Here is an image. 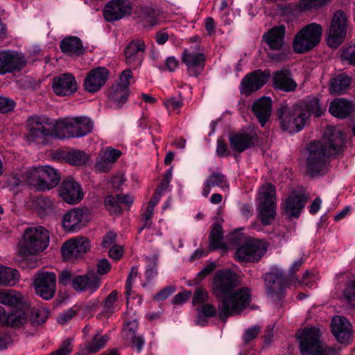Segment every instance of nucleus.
Masks as SVG:
<instances>
[{
  "label": "nucleus",
  "instance_id": "obj_14",
  "mask_svg": "<svg viewBox=\"0 0 355 355\" xmlns=\"http://www.w3.org/2000/svg\"><path fill=\"white\" fill-rule=\"evenodd\" d=\"M90 249L89 240L86 237H77L69 239L62 246L63 258L72 261L81 258Z\"/></svg>",
  "mask_w": 355,
  "mask_h": 355
},
{
  "label": "nucleus",
  "instance_id": "obj_60",
  "mask_svg": "<svg viewBox=\"0 0 355 355\" xmlns=\"http://www.w3.org/2000/svg\"><path fill=\"white\" fill-rule=\"evenodd\" d=\"M15 105V103L10 98L0 96V112L7 113L12 111Z\"/></svg>",
  "mask_w": 355,
  "mask_h": 355
},
{
  "label": "nucleus",
  "instance_id": "obj_34",
  "mask_svg": "<svg viewBox=\"0 0 355 355\" xmlns=\"http://www.w3.org/2000/svg\"><path fill=\"white\" fill-rule=\"evenodd\" d=\"M110 102L116 107H121L128 100L129 88L121 86L118 82H115L108 91Z\"/></svg>",
  "mask_w": 355,
  "mask_h": 355
},
{
  "label": "nucleus",
  "instance_id": "obj_13",
  "mask_svg": "<svg viewBox=\"0 0 355 355\" xmlns=\"http://www.w3.org/2000/svg\"><path fill=\"white\" fill-rule=\"evenodd\" d=\"M58 196L66 203L76 205L84 197L80 184L73 178L64 179L58 187Z\"/></svg>",
  "mask_w": 355,
  "mask_h": 355
},
{
  "label": "nucleus",
  "instance_id": "obj_7",
  "mask_svg": "<svg viewBox=\"0 0 355 355\" xmlns=\"http://www.w3.org/2000/svg\"><path fill=\"white\" fill-rule=\"evenodd\" d=\"M58 282L62 286H67L71 282L72 287L76 291H88L92 293L100 287L101 279L94 271H89L83 275H78L73 278V274L70 270H64L59 274Z\"/></svg>",
  "mask_w": 355,
  "mask_h": 355
},
{
  "label": "nucleus",
  "instance_id": "obj_8",
  "mask_svg": "<svg viewBox=\"0 0 355 355\" xmlns=\"http://www.w3.org/2000/svg\"><path fill=\"white\" fill-rule=\"evenodd\" d=\"M320 331L315 327L305 328L299 335L300 352L302 355H320L323 352L333 353L334 350L324 347L320 340Z\"/></svg>",
  "mask_w": 355,
  "mask_h": 355
},
{
  "label": "nucleus",
  "instance_id": "obj_41",
  "mask_svg": "<svg viewBox=\"0 0 355 355\" xmlns=\"http://www.w3.org/2000/svg\"><path fill=\"white\" fill-rule=\"evenodd\" d=\"M23 296L14 290L0 291V303L9 306H17L23 302Z\"/></svg>",
  "mask_w": 355,
  "mask_h": 355
},
{
  "label": "nucleus",
  "instance_id": "obj_56",
  "mask_svg": "<svg viewBox=\"0 0 355 355\" xmlns=\"http://www.w3.org/2000/svg\"><path fill=\"white\" fill-rule=\"evenodd\" d=\"M208 292L202 287L196 288L193 296V304H202L206 302L208 299Z\"/></svg>",
  "mask_w": 355,
  "mask_h": 355
},
{
  "label": "nucleus",
  "instance_id": "obj_1",
  "mask_svg": "<svg viewBox=\"0 0 355 355\" xmlns=\"http://www.w3.org/2000/svg\"><path fill=\"white\" fill-rule=\"evenodd\" d=\"M239 285L237 275L230 270L218 271L213 279V295L220 302L218 316L225 320L239 315L251 302V291L248 288L236 289Z\"/></svg>",
  "mask_w": 355,
  "mask_h": 355
},
{
  "label": "nucleus",
  "instance_id": "obj_54",
  "mask_svg": "<svg viewBox=\"0 0 355 355\" xmlns=\"http://www.w3.org/2000/svg\"><path fill=\"white\" fill-rule=\"evenodd\" d=\"M164 105L170 113H179L180 109L183 105V102L180 99H177L175 97H171L166 100L164 103Z\"/></svg>",
  "mask_w": 355,
  "mask_h": 355
},
{
  "label": "nucleus",
  "instance_id": "obj_30",
  "mask_svg": "<svg viewBox=\"0 0 355 355\" xmlns=\"http://www.w3.org/2000/svg\"><path fill=\"white\" fill-rule=\"evenodd\" d=\"M42 181L40 184V191H49L56 187L60 181V174L58 170L50 166H42Z\"/></svg>",
  "mask_w": 355,
  "mask_h": 355
},
{
  "label": "nucleus",
  "instance_id": "obj_45",
  "mask_svg": "<svg viewBox=\"0 0 355 355\" xmlns=\"http://www.w3.org/2000/svg\"><path fill=\"white\" fill-rule=\"evenodd\" d=\"M140 17L144 19L146 26H154L157 24L159 13L151 7H142L139 12Z\"/></svg>",
  "mask_w": 355,
  "mask_h": 355
},
{
  "label": "nucleus",
  "instance_id": "obj_6",
  "mask_svg": "<svg viewBox=\"0 0 355 355\" xmlns=\"http://www.w3.org/2000/svg\"><path fill=\"white\" fill-rule=\"evenodd\" d=\"M283 130L290 132H297L304 127L308 115L302 106L298 105L289 107L282 104L277 111Z\"/></svg>",
  "mask_w": 355,
  "mask_h": 355
},
{
  "label": "nucleus",
  "instance_id": "obj_20",
  "mask_svg": "<svg viewBox=\"0 0 355 355\" xmlns=\"http://www.w3.org/2000/svg\"><path fill=\"white\" fill-rule=\"evenodd\" d=\"M77 82L70 73H62L53 78L52 89L60 96H70L77 90Z\"/></svg>",
  "mask_w": 355,
  "mask_h": 355
},
{
  "label": "nucleus",
  "instance_id": "obj_58",
  "mask_svg": "<svg viewBox=\"0 0 355 355\" xmlns=\"http://www.w3.org/2000/svg\"><path fill=\"white\" fill-rule=\"evenodd\" d=\"M101 155L113 164L121 155V152L114 148H107Z\"/></svg>",
  "mask_w": 355,
  "mask_h": 355
},
{
  "label": "nucleus",
  "instance_id": "obj_4",
  "mask_svg": "<svg viewBox=\"0 0 355 355\" xmlns=\"http://www.w3.org/2000/svg\"><path fill=\"white\" fill-rule=\"evenodd\" d=\"M53 127L58 137H81L92 132L93 123L87 117H67L57 121Z\"/></svg>",
  "mask_w": 355,
  "mask_h": 355
},
{
  "label": "nucleus",
  "instance_id": "obj_18",
  "mask_svg": "<svg viewBox=\"0 0 355 355\" xmlns=\"http://www.w3.org/2000/svg\"><path fill=\"white\" fill-rule=\"evenodd\" d=\"M109 71L105 67H96L90 70L84 79L83 87L89 93H96L105 84Z\"/></svg>",
  "mask_w": 355,
  "mask_h": 355
},
{
  "label": "nucleus",
  "instance_id": "obj_53",
  "mask_svg": "<svg viewBox=\"0 0 355 355\" xmlns=\"http://www.w3.org/2000/svg\"><path fill=\"white\" fill-rule=\"evenodd\" d=\"M343 60L347 61L352 65H355V43L350 45L341 51L340 55Z\"/></svg>",
  "mask_w": 355,
  "mask_h": 355
},
{
  "label": "nucleus",
  "instance_id": "obj_49",
  "mask_svg": "<svg viewBox=\"0 0 355 355\" xmlns=\"http://www.w3.org/2000/svg\"><path fill=\"white\" fill-rule=\"evenodd\" d=\"M42 166L32 168L27 173V182L31 185H35L40 190V184L42 181Z\"/></svg>",
  "mask_w": 355,
  "mask_h": 355
},
{
  "label": "nucleus",
  "instance_id": "obj_43",
  "mask_svg": "<svg viewBox=\"0 0 355 355\" xmlns=\"http://www.w3.org/2000/svg\"><path fill=\"white\" fill-rule=\"evenodd\" d=\"M63 159L71 165L81 166L87 163L88 155L83 151L72 150L65 153Z\"/></svg>",
  "mask_w": 355,
  "mask_h": 355
},
{
  "label": "nucleus",
  "instance_id": "obj_36",
  "mask_svg": "<svg viewBox=\"0 0 355 355\" xmlns=\"http://www.w3.org/2000/svg\"><path fill=\"white\" fill-rule=\"evenodd\" d=\"M28 315L26 309H19L3 315L1 322L6 326L18 327L27 322Z\"/></svg>",
  "mask_w": 355,
  "mask_h": 355
},
{
  "label": "nucleus",
  "instance_id": "obj_35",
  "mask_svg": "<svg viewBox=\"0 0 355 355\" xmlns=\"http://www.w3.org/2000/svg\"><path fill=\"white\" fill-rule=\"evenodd\" d=\"M60 48L63 53L71 56L80 55L85 52L81 40L75 36H70L62 40Z\"/></svg>",
  "mask_w": 355,
  "mask_h": 355
},
{
  "label": "nucleus",
  "instance_id": "obj_46",
  "mask_svg": "<svg viewBox=\"0 0 355 355\" xmlns=\"http://www.w3.org/2000/svg\"><path fill=\"white\" fill-rule=\"evenodd\" d=\"M303 109L306 112L308 116L312 114L318 117L322 114V110L319 105V100L317 98L313 97L307 98L302 105Z\"/></svg>",
  "mask_w": 355,
  "mask_h": 355
},
{
  "label": "nucleus",
  "instance_id": "obj_33",
  "mask_svg": "<svg viewBox=\"0 0 355 355\" xmlns=\"http://www.w3.org/2000/svg\"><path fill=\"white\" fill-rule=\"evenodd\" d=\"M256 139L255 135L237 133L230 137V144L234 150L241 153L253 146Z\"/></svg>",
  "mask_w": 355,
  "mask_h": 355
},
{
  "label": "nucleus",
  "instance_id": "obj_31",
  "mask_svg": "<svg viewBox=\"0 0 355 355\" xmlns=\"http://www.w3.org/2000/svg\"><path fill=\"white\" fill-rule=\"evenodd\" d=\"M218 187L223 191L229 189V184L226 176L220 172H214L207 177L203 184L202 195L207 197L211 192V188Z\"/></svg>",
  "mask_w": 355,
  "mask_h": 355
},
{
  "label": "nucleus",
  "instance_id": "obj_26",
  "mask_svg": "<svg viewBox=\"0 0 355 355\" xmlns=\"http://www.w3.org/2000/svg\"><path fill=\"white\" fill-rule=\"evenodd\" d=\"M83 218L84 211L82 209H71L63 216V227L67 232H78L85 225Z\"/></svg>",
  "mask_w": 355,
  "mask_h": 355
},
{
  "label": "nucleus",
  "instance_id": "obj_62",
  "mask_svg": "<svg viewBox=\"0 0 355 355\" xmlns=\"http://www.w3.org/2000/svg\"><path fill=\"white\" fill-rule=\"evenodd\" d=\"M97 268V276L101 279L98 275H105L107 274L111 269V264L106 259H102L98 261L96 263Z\"/></svg>",
  "mask_w": 355,
  "mask_h": 355
},
{
  "label": "nucleus",
  "instance_id": "obj_51",
  "mask_svg": "<svg viewBox=\"0 0 355 355\" xmlns=\"http://www.w3.org/2000/svg\"><path fill=\"white\" fill-rule=\"evenodd\" d=\"M105 205L107 210L114 214H119L121 213V209L119 204V202L117 199V196L116 197L113 196H108L105 198L104 200Z\"/></svg>",
  "mask_w": 355,
  "mask_h": 355
},
{
  "label": "nucleus",
  "instance_id": "obj_42",
  "mask_svg": "<svg viewBox=\"0 0 355 355\" xmlns=\"http://www.w3.org/2000/svg\"><path fill=\"white\" fill-rule=\"evenodd\" d=\"M275 187L271 183L263 184L259 190V203H276Z\"/></svg>",
  "mask_w": 355,
  "mask_h": 355
},
{
  "label": "nucleus",
  "instance_id": "obj_27",
  "mask_svg": "<svg viewBox=\"0 0 355 355\" xmlns=\"http://www.w3.org/2000/svg\"><path fill=\"white\" fill-rule=\"evenodd\" d=\"M272 102L270 97L262 96L255 101L252 106L254 115L261 126H264L269 120L272 112Z\"/></svg>",
  "mask_w": 355,
  "mask_h": 355
},
{
  "label": "nucleus",
  "instance_id": "obj_9",
  "mask_svg": "<svg viewBox=\"0 0 355 355\" xmlns=\"http://www.w3.org/2000/svg\"><path fill=\"white\" fill-rule=\"evenodd\" d=\"M348 27L347 14L337 10L333 15L328 30L327 44L331 48H337L346 37Z\"/></svg>",
  "mask_w": 355,
  "mask_h": 355
},
{
  "label": "nucleus",
  "instance_id": "obj_3",
  "mask_svg": "<svg viewBox=\"0 0 355 355\" xmlns=\"http://www.w3.org/2000/svg\"><path fill=\"white\" fill-rule=\"evenodd\" d=\"M49 243V233L42 226L27 228L19 244L21 256L35 254L44 251Z\"/></svg>",
  "mask_w": 355,
  "mask_h": 355
},
{
  "label": "nucleus",
  "instance_id": "obj_44",
  "mask_svg": "<svg viewBox=\"0 0 355 355\" xmlns=\"http://www.w3.org/2000/svg\"><path fill=\"white\" fill-rule=\"evenodd\" d=\"M110 338L107 335L96 334L85 346L89 353H96L105 347Z\"/></svg>",
  "mask_w": 355,
  "mask_h": 355
},
{
  "label": "nucleus",
  "instance_id": "obj_5",
  "mask_svg": "<svg viewBox=\"0 0 355 355\" xmlns=\"http://www.w3.org/2000/svg\"><path fill=\"white\" fill-rule=\"evenodd\" d=\"M322 32V26L315 22L310 23L302 27L293 39L294 52L304 53L314 49L320 42Z\"/></svg>",
  "mask_w": 355,
  "mask_h": 355
},
{
  "label": "nucleus",
  "instance_id": "obj_38",
  "mask_svg": "<svg viewBox=\"0 0 355 355\" xmlns=\"http://www.w3.org/2000/svg\"><path fill=\"white\" fill-rule=\"evenodd\" d=\"M209 239L210 250L227 249V245L223 241V229L219 224L213 225L209 233Z\"/></svg>",
  "mask_w": 355,
  "mask_h": 355
},
{
  "label": "nucleus",
  "instance_id": "obj_22",
  "mask_svg": "<svg viewBox=\"0 0 355 355\" xmlns=\"http://www.w3.org/2000/svg\"><path fill=\"white\" fill-rule=\"evenodd\" d=\"M268 77V75L261 70L247 74L241 82V93L249 96L259 90L266 83Z\"/></svg>",
  "mask_w": 355,
  "mask_h": 355
},
{
  "label": "nucleus",
  "instance_id": "obj_61",
  "mask_svg": "<svg viewBox=\"0 0 355 355\" xmlns=\"http://www.w3.org/2000/svg\"><path fill=\"white\" fill-rule=\"evenodd\" d=\"M175 291V287L173 286H168L163 289H162L159 292H158L153 297L155 300L157 301H163L168 298L170 295H171Z\"/></svg>",
  "mask_w": 355,
  "mask_h": 355
},
{
  "label": "nucleus",
  "instance_id": "obj_24",
  "mask_svg": "<svg viewBox=\"0 0 355 355\" xmlns=\"http://www.w3.org/2000/svg\"><path fill=\"white\" fill-rule=\"evenodd\" d=\"M333 335L340 343L348 344L352 337V324L348 320L340 315H335L331 320Z\"/></svg>",
  "mask_w": 355,
  "mask_h": 355
},
{
  "label": "nucleus",
  "instance_id": "obj_37",
  "mask_svg": "<svg viewBox=\"0 0 355 355\" xmlns=\"http://www.w3.org/2000/svg\"><path fill=\"white\" fill-rule=\"evenodd\" d=\"M352 78L345 74H339L329 80V92L331 94H342L349 87Z\"/></svg>",
  "mask_w": 355,
  "mask_h": 355
},
{
  "label": "nucleus",
  "instance_id": "obj_63",
  "mask_svg": "<svg viewBox=\"0 0 355 355\" xmlns=\"http://www.w3.org/2000/svg\"><path fill=\"white\" fill-rule=\"evenodd\" d=\"M179 66V61L173 56L168 57L165 62L164 65L159 67L160 70H167L170 72H173Z\"/></svg>",
  "mask_w": 355,
  "mask_h": 355
},
{
  "label": "nucleus",
  "instance_id": "obj_23",
  "mask_svg": "<svg viewBox=\"0 0 355 355\" xmlns=\"http://www.w3.org/2000/svg\"><path fill=\"white\" fill-rule=\"evenodd\" d=\"M205 57L202 53H195L186 49L182 55V61L186 64L188 73L191 76H199L204 69Z\"/></svg>",
  "mask_w": 355,
  "mask_h": 355
},
{
  "label": "nucleus",
  "instance_id": "obj_64",
  "mask_svg": "<svg viewBox=\"0 0 355 355\" xmlns=\"http://www.w3.org/2000/svg\"><path fill=\"white\" fill-rule=\"evenodd\" d=\"M131 79H132V72L130 69H128L121 73L119 80L116 82H118L121 86H125L126 88H129Z\"/></svg>",
  "mask_w": 355,
  "mask_h": 355
},
{
  "label": "nucleus",
  "instance_id": "obj_48",
  "mask_svg": "<svg viewBox=\"0 0 355 355\" xmlns=\"http://www.w3.org/2000/svg\"><path fill=\"white\" fill-rule=\"evenodd\" d=\"M329 1V0H301L299 1L297 7L300 11L306 12L318 9L326 5Z\"/></svg>",
  "mask_w": 355,
  "mask_h": 355
},
{
  "label": "nucleus",
  "instance_id": "obj_10",
  "mask_svg": "<svg viewBox=\"0 0 355 355\" xmlns=\"http://www.w3.org/2000/svg\"><path fill=\"white\" fill-rule=\"evenodd\" d=\"M266 250L263 241L251 239L236 249L235 259L239 262H258Z\"/></svg>",
  "mask_w": 355,
  "mask_h": 355
},
{
  "label": "nucleus",
  "instance_id": "obj_15",
  "mask_svg": "<svg viewBox=\"0 0 355 355\" xmlns=\"http://www.w3.org/2000/svg\"><path fill=\"white\" fill-rule=\"evenodd\" d=\"M132 10L130 0H111L104 7L103 15L107 21L113 22L130 16Z\"/></svg>",
  "mask_w": 355,
  "mask_h": 355
},
{
  "label": "nucleus",
  "instance_id": "obj_32",
  "mask_svg": "<svg viewBox=\"0 0 355 355\" xmlns=\"http://www.w3.org/2000/svg\"><path fill=\"white\" fill-rule=\"evenodd\" d=\"M354 110L353 103L345 98H337L333 100L329 105V113L337 118L345 119Z\"/></svg>",
  "mask_w": 355,
  "mask_h": 355
},
{
  "label": "nucleus",
  "instance_id": "obj_47",
  "mask_svg": "<svg viewBox=\"0 0 355 355\" xmlns=\"http://www.w3.org/2000/svg\"><path fill=\"white\" fill-rule=\"evenodd\" d=\"M118 292L112 291L105 299L103 304V313L112 314L116 309Z\"/></svg>",
  "mask_w": 355,
  "mask_h": 355
},
{
  "label": "nucleus",
  "instance_id": "obj_16",
  "mask_svg": "<svg viewBox=\"0 0 355 355\" xmlns=\"http://www.w3.org/2000/svg\"><path fill=\"white\" fill-rule=\"evenodd\" d=\"M26 64L24 56L17 51H0V74L12 73L22 69Z\"/></svg>",
  "mask_w": 355,
  "mask_h": 355
},
{
  "label": "nucleus",
  "instance_id": "obj_29",
  "mask_svg": "<svg viewBox=\"0 0 355 355\" xmlns=\"http://www.w3.org/2000/svg\"><path fill=\"white\" fill-rule=\"evenodd\" d=\"M274 88L289 92L294 91L297 83L291 77V71L287 69H282L273 73L272 77Z\"/></svg>",
  "mask_w": 355,
  "mask_h": 355
},
{
  "label": "nucleus",
  "instance_id": "obj_52",
  "mask_svg": "<svg viewBox=\"0 0 355 355\" xmlns=\"http://www.w3.org/2000/svg\"><path fill=\"white\" fill-rule=\"evenodd\" d=\"M344 296L349 306L355 309V279H352L344 291Z\"/></svg>",
  "mask_w": 355,
  "mask_h": 355
},
{
  "label": "nucleus",
  "instance_id": "obj_12",
  "mask_svg": "<svg viewBox=\"0 0 355 355\" xmlns=\"http://www.w3.org/2000/svg\"><path fill=\"white\" fill-rule=\"evenodd\" d=\"M27 126L28 133L26 137L30 142H43L46 137L53 134L52 125L46 119L37 116L29 117Z\"/></svg>",
  "mask_w": 355,
  "mask_h": 355
},
{
  "label": "nucleus",
  "instance_id": "obj_59",
  "mask_svg": "<svg viewBox=\"0 0 355 355\" xmlns=\"http://www.w3.org/2000/svg\"><path fill=\"white\" fill-rule=\"evenodd\" d=\"M112 166V164L105 159V157L100 154V157L95 164L94 168L97 172L105 173L109 171Z\"/></svg>",
  "mask_w": 355,
  "mask_h": 355
},
{
  "label": "nucleus",
  "instance_id": "obj_57",
  "mask_svg": "<svg viewBox=\"0 0 355 355\" xmlns=\"http://www.w3.org/2000/svg\"><path fill=\"white\" fill-rule=\"evenodd\" d=\"M35 205L42 211L52 209L53 208V202L47 196H40L35 199Z\"/></svg>",
  "mask_w": 355,
  "mask_h": 355
},
{
  "label": "nucleus",
  "instance_id": "obj_25",
  "mask_svg": "<svg viewBox=\"0 0 355 355\" xmlns=\"http://www.w3.org/2000/svg\"><path fill=\"white\" fill-rule=\"evenodd\" d=\"M137 321L127 322L123 329V337L132 349L140 353L143 349L145 339L143 335L137 334Z\"/></svg>",
  "mask_w": 355,
  "mask_h": 355
},
{
  "label": "nucleus",
  "instance_id": "obj_28",
  "mask_svg": "<svg viewBox=\"0 0 355 355\" xmlns=\"http://www.w3.org/2000/svg\"><path fill=\"white\" fill-rule=\"evenodd\" d=\"M286 27L284 25L275 26L263 36V40L272 50L280 51L284 45Z\"/></svg>",
  "mask_w": 355,
  "mask_h": 355
},
{
  "label": "nucleus",
  "instance_id": "obj_21",
  "mask_svg": "<svg viewBox=\"0 0 355 355\" xmlns=\"http://www.w3.org/2000/svg\"><path fill=\"white\" fill-rule=\"evenodd\" d=\"M146 44L144 40H132L124 49L125 61L126 64L137 68L144 60Z\"/></svg>",
  "mask_w": 355,
  "mask_h": 355
},
{
  "label": "nucleus",
  "instance_id": "obj_55",
  "mask_svg": "<svg viewBox=\"0 0 355 355\" xmlns=\"http://www.w3.org/2000/svg\"><path fill=\"white\" fill-rule=\"evenodd\" d=\"M72 338H67L62 343L60 348L50 355H69L72 352Z\"/></svg>",
  "mask_w": 355,
  "mask_h": 355
},
{
  "label": "nucleus",
  "instance_id": "obj_11",
  "mask_svg": "<svg viewBox=\"0 0 355 355\" xmlns=\"http://www.w3.org/2000/svg\"><path fill=\"white\" fill-rule=\"evenodd\" d=\"M33 285L35 293L45 300L52 299L55 294L56 275L53 272H41L35 274Z\"/></svg>",
  "mask_w": 355,
  "mask_h": 355
},
{
  "label": "nucleus",
  "instance_id": "obj_39",
  "mask_svg": "<svg viewBox=\"0 0 355 355\" xmlns=\"http://www.w3.org/2000/svg\"><path fill=\"white\" fill-rule=\"evenodd\" d=\"M276 203H259V218L264 225L272 223L276 216Z\"/></svg>",
  "mask_w": 355,
  "mask_h": 355
},
{
  "label": "nucleus",
  "instance_id": "obj_40",
  "mask_svg": "<svg viewBox=\"0 0 355 355\" xmlns=\"http://www.w3.org/2000/svg\"><path fill=\"white\" fill-rule=\"evenodd\" d=\"M19 279V273L16 269L0 265V285L12 286Z\"/></svg>",
  "mask_w": 355,
  "mask_h": 355
},
{
  "label": "nucleus",
  "instance_id": "obj_17",
  "mask_svg": "<svg viewBox=\"0 0 355 355\" xmlns=\"http://www.w3.org/2000/svg\"><path fill=\"white\" fill-rule=\"evenodd\" d=\"M308 196L302 190L293 191L282 205L284 212L291 218H298L304 209Z\"/></svg>",
  "mask_w": 355,
  "mask_h": 355
},
{
  "label": "nucleus",
  "instance_id": "obj_2",
  "mask_svg": "<svg viewBox=\"0 0 355 355\" xmlns=\"http://www.w3.org/2000/svg\"><path fill=\"white\" fill-rule=\"evenodd\" d=\"M344 145L341 131L328 128L322 139L309 144L306 158V173L311 178H318L327 173L329 157L338 153Z\"/></svg>",
  "mask_w": 355,
  "mask_h": 355
},
{
  "label": "nucleus",
  "instance_id": "obj_50",
  "mask_svg": "<svg viewBox=\"0 0 355 355\" xmlns=\"http://www.w3.org/2000/svg\"><path fill=\"white\" fill-rule=\"evenodd\" d=\"M49 317V311L46 309H37L31 312V322L33 325L44 323Z\"/></svg>",
  "mask_w": 355,
  "mask_h": 355
},
{
  "label": "nucleus",
  "instance_id": "obj_19",
  "mask_svg": "<svg viewBox=\"0 0 355 355\" xmlns=\"http://www.w3.org/2000/svg\"><path fill=\"white\" fill-rule=\"evenodd\" d=\"M265 286L268 295L279 300L284 294L286 279L280 272H268L265 275Z\"/></svg>",
  "mask_w": 355,
  "mask_h": 355
}]
</instances>
